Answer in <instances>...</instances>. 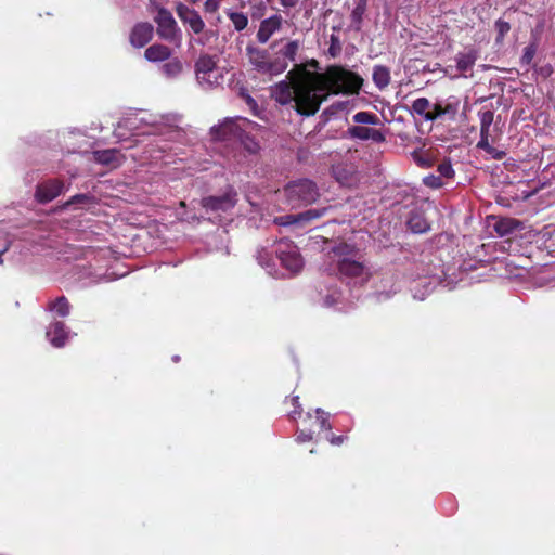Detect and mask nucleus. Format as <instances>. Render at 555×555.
I'll list each match as a JSON object with an SVG mask.
<instances>
[{
  "label": "nucleus",
  "instance_id": "obj_1",
  "mask_svg": "<svg viewBox=\"0 0 555 555\" xmlns=\"http://www.w3.org/2000/svg\"><path fill=\"white\" fill-rule=\"evenodd\" d=\"M362 79L340 66H330L324 73L305 72L293 83L280 81L271 88V96L281 105L294 103L299 115H314L330 94L357 93Z\"/></svg>",
  "mask_w": 555,
  "mask_h": 555
},
{
  "label": "nucleus",
  "instance_id": "obj_2",
  "mask_svg": "<svg viewBox=\"0 0 555 555\" xmlns=\"http://www.w3.org/2000/svg\"><path fill=\"white\" fill-rule=\"evenodd\" d=\"M181 116L178 114H151L143 111L128 113L117 125L115 135L118 139L127 137L124 130L129 134H168L170 139L182 137L180 128Z\"/></svg>",
  "mask_w": 555,
  "mask_h": 555
},
{
  "label": "nucleus",
  "instance_id": "obj_3",
  "mask_svg": "<svg viewBox=\"0 0 555 555\" xmlns=\"http://www.w3.org/2000/svg\"><path fill=\"white\" fill-rule=\"evenodd\" d=\"M327 257L335 267L331 264L326 270L338 273L348 283L362 285L371 278L370 269L360 261L359 253L353 245L339 243L331 248Z\"/></svg>",
  "mask_w": 555,
  "mask_h": 555
},
{
  "label": "nucleus",
  "instance_id": "obj_4",
  "mask_svg": "<svg viewBox=\"0 0 555 555\" xmlns=\"http://www.w3.org/2000/svg\"><path fill=\"white\" fill-rule=\"evenodd\" d=\"M327 257L335 267L331 264L326 270L338 273L348 283L362 285L371 278L370 269L360 261L359 253L353 245L339 243L331 248Z\"/></svg>",
  "mask_w": 555,
  "mask_h": 555
},
{
  "label": "nucleus",
  "instance_id": "obj_5",
  "mask_svg": "<svg viewBox=\"0 0 555 555\" xmlns=\"http://www.w3.org/2000/svg\"><path fill=\"white\" fill-rule=\"evenodd\" d=\"M257 124L247 118L236 116L227 118L221 124L214 126L211 135L217 140L238 142L248 153L259 150L258 142L250 135Z\"/></svg>",
  "mask_w": 555,
  "mask_h": 555
},
{
  "label": "nucleus",
  "instance_id": "obj_6",
  "mask_svg": "<svg viewBox=\"0 0 555 555\" xmlns=\"http://www.w3.org/2000/svg\"><path fill=\"white\" fill-rule=\"evenodd\" d=\"M284 197L291 208H300L318 201L319 188L310 179H298L288 182L284 186Z\"/></svg>",
  "mask_w": 555,
  "mask_h": 555
},
{
  "label": "nucleus",
  "instance_id": "obj_7",
  "mask_svg": "<svg viewBox=\"0 0 555 555\" xmlns=\"http://www.w3.org/2000/svg\"><path fill=\"white\" fill-rule=\"evenodd\" d=\"M246 53L253 68L260 74L278 76L287 69V63L280 56L271 59L267 50L248 46Z\"/></svg>",
  "mask_w": 555,
  "mask_h": 555
},
{
  "label": "nucleus",
  "instance_id": "obj_8",
  "mask_svg": "<svg viewBox=\"0 0 555 555\" xmlns=\"http://www.w3.org/2000/svg\"><path fill=\"white\" fill-rule=\"evenodd\" d=\"M196 81L203 89H212L223 82V73L217 66V60L211 55H201L195 62Z\"/></svg>",
  "mask_w": 555,
  "mask_h": 555
},
{
  "label": "nucleus",
  "instance_id": "obj_9",
  "mask_svg": "<svg viewBox=\"0 0 555 555\" xmlns=\"http://www.w3.org/2000/svg\"><path fill=\"white\" fill-rule=\"evenodd\" d=\"M273 253L289 273L295 274L302 269V257L298 247L292 241L287 238L278 241L273 246Z\"/></svg>",
  "mask_w": 555,
  "mask_h": 555
},
{
  "label": "nucleus",
  "instance_id": "obj_10",
  "mask_svg": "<svg viewBox=\"0 0 555 555\" xmlns=\"http://www.w3.org/2000/svg\"><path fill=\"white\" fill-rule=\"evenodd\" d=\"M154 21L157 24V35L160 39L173 43L176 47L181 46L182 34L169 10L158 8Z\"/></svg>",
  "mask_w": 555,
  "mask_h": 555
},
{
  "label": "nucleus",
  "instance_id": "obj_11",
  "mask_svg": "<svg viewBox=\"0 0 555 555\" xmlns=\"http://www.w3.org/2000/svg\"><path fill=\"white\" fill-rule=\"evenodd\" d=\"M237 192L232 185H227L222 194L203 197L201 204L207 212L223 214L232 210L237 204Z\"/></svg>",
  "mask_w": 555,
  "mask_h": 555
},
{
  "label": "nucleus",
  "instance_id": "obj_12",
  "mask_svg": "<svg viewBox=\"0 0 555 555\" xmlns=\"http://www.w3.org/2000/svg\"><path fill=\"white\" fill-rule=\"evenodd\" d=\"M179 18L192 29L194 34H201L205 28V23L197 11L183 3L176 7Z\"/></svg>",
  "mask_w": 555,
  "mask_h": 555
},
{
  "label": "nucleus",
  "instance_id": "obj_13",
  "mask_svg": "<svg viewBox=\"0 0 555 555\" xmlns=\"http://www.w3.org/2000/svg\"><path fill=\"white\" fill-rule=\"evenodd\" d=\"M347 135L353 140L372 141L374 143L386 141V135L383 131L366 126H351L347 129Z\"/></svg>",
  "mask_w": 555,
  "mask_h": 555
},
{
  "label": "nucleus",
  "instance_id": "obj_14",
  "mask_svg": "<svg viewBox=\"0 0 555 555\" xmlns=\"http://www.w3.org/2000/svg\"><path fill=\"white\" fill-rule=\"evenodd\" d=\"M47 339L55 348H62L72 336L64 322L54 321L48 326L46 332Z\"/></svg>",
  "mask_w": 555,
  "mask_h": 555
},
{
  "label": "nucleus",
  "instance_id": "obj_15",
  "mask_svg": "<svg viewBox=\"0 0 555 555\" xmlns=\"http://www.w3.org/2000/svg\"><path fill=\"white\" fill-rule=\"evenodd\" d=\"M478 60V51L474 48L466 49L462 52H459L455 57L456 69L462 77H472L473 76V67L475 66L476 61Z\"/></svg>",
  "mask_w": 555,
  "mask_h": 555
},
{
  "label": "nucleus",
  "instance_id": "obj_16",
  "mask_svg": "<svg viewBox=\"0 0 555 555\" xmlns=\"http://www.w3.org/2000/svg\"><path fill=\"white\" fill-rule=\"evenodd\" d=\"M64 189L59 180H49L40 183L36 190V198L39 203H49L57 197Z\"/></svg>",
  "mask_w": 555,
  "mask_h": 555
},
{
  "label": "nucleus",
  "instance_id": "obj_17",
  "mask_svg": "<svg viewBox=\"0 0 555 555\" xmlns=\"http://www.w3.org/2000/svg\"><path fill=\"white\" fill-rule=\"evenodd\" d=\"M154 27L147 22H141L133 26L130 34V43L135 48H142L153 38Z\"/></svg>",
  "mask_w": 555,
  "mask_h": 555
},
{
  "label": "nucleus",
  "instance_id": "obj_18",
  "mask_svg": "<svg viewBox=\"0 0 555 555\" xmlns=\"http://www.w3.org/2000/svg\"><path fill=\"white\" fill-rule=\"evenodd\" d=\"M282 26V16L272 15L260 23L257 31V40L260 43H267L271 36L276 33Z\"/></svg>",
  "mask_w": 555,
  "mask_h": 555
},
{
  "label": "nucleus",
  "instance_id": "obj_19",
  "mask_svg": "<svg viewBox=\"0 0 555 555\" xmlns=\"http://www.w3.org/2000/svg\"><path fill=\"white\" fill-rule=\"evenodd\" d=\"M93 158L99 164L112 166V167H118L121 164L124 156L116 149H107V150L94 151Z\"/></svg>",
  "mask_w": 555,
  "mask_h": 555
},
{
  "label": "nucleus",
  "instance_id": "obj_20",
  "mask_svg": "<svg viewBox=\"0 0 555 555\" xmlns=\"http://www.w3.org/2000/svg\"><path fill=\"white\" fill-rule=\"evenodd\" d=\"M400 289V285L393 275H388L382 280V284L375 292V298L377 301H385L391 298Z\"/></svg>",
  "mask_w": 555,
  "mask_h": 555
},
{
  "label": "nucleus",
  "instance_id": "obj_21",
  "mask_svg": "<svg viewBox=\"0 0 555 555\" xmlns=\"http://www.w3.org/2000/svg\"><path fill=\"white\" fill-rule=\"evenodd\" d=\"M144 56L149 62H163L171 56V50L167 46L154 43L145 50Z\"/></svg>",
  "mask_w": 555,
  "mask_h": 555
},
{
  "label": "nucleus",
  "instance_id": "obj_22",
  "mask_svg": "<svg viewBox=\"0 0 555 555\" xmlns=\"http://www.w3.org/2000/svg\"><path fill=\"white\" fill-rule=\"evenodd\" d=\"M331 207L311 208L302 212L296 214L297 227H302L313 220L320 219L327 214Z\"/></svg>",
  "mask_w": 555,
  "mask_h": 555
},
{
  "label": "nucleus",
  "instance_id": "obj_23",
  "mask_svg": "<svg viewBox=\"0 0 555 555\" xmlns=\"http://www.w3.org/2000/svg\"><path fill=\"white\" fill-rule=\"evenodd\" d=\"M521 229V223L513 218H502L494 224V230L500 236H507Z\"/></svg>",
  "mask_w": 555,
  "mask_h": 555
},
{
  "label": "nucleus",
  "instance_id": "obj_24",
  "mask_svg": "<svg viewBox=\"0 0 555 555\" xmlns=\"http://www.w3.org/2000/svg\"><path fill=\"white\" fill-rule=\"evenodd\" d=\"M372 79L374 85L383 90L390 83V70L387 66L375 65L373 67Z\"/></svg>",
  "mask_w": 555,
  "mask_h": 555
},
{
  "label": "nucleus",
  "instance_id": "obj_25",
  "mask_svg": "<svg viewBox=\"0 0 555 555\" xmlns=\"http://www.w3.org/2000/svg\"><path fill=\"white\" fill-rule=\"evenodd\" d=\"M299 48L300 42L298 40H289L278 51L276 56H280L287 64L288 62H295Z\"/></svg>",
  "mask_w": 555,
  "mask_h": 555
},
{
  "label": "nucleus",
  "instance_id": "obj_26",
  "mask_svg": "<svg viewBox=\"0 0 555 555\" xmlns=\"http://www.w3.org/2000/svg\"><path fill=\"white\" fill-rule=\"evenodd\" d=\"M183 70V63L178 57L168 59V62L160 66L162 74L169 78H177Z\"/></svg>",
  "mask_w": 555,
  "mask_h": 555
},
{
  "label": "nucleus",
  "instance_id": "obj_27",
  "mask_svg": "<svg viewBox=\"0 0 555 555\" xmlns=\"http://www.w3.org/2000/svg\"><path fill=\"white\" fill-rule=\"evenodd\" d=\"M441 109L444 119L453 120L455 119L459 109H460V100L455 96H450L443 101H440Z\"/></svg>",
  "mask_w": 555,
  "mask_h": 555
},
{
  "label": "nucleus",
  "instance_id": "obj_28",
  "mask_svg": "<svg viewBox=\"0 0 555 555\" xmlns=\"http://www.w3.org/2000/svg\"><path fill=\"white\" fill-rule=\"evenodd\" d=\"M257 261L262 268H264L267 270V272L270 275H272V276L279 275V271L274 264L275 262L271 258V254L267 249L261 248L257 251Z\"/></svg>",
  "mask_w": 555,
  "mask_h": 555
},
{
  "label": "nucleus",
  "instance_id": "obj_29",
  "mask_svg": "<svg viewBox=\"0 0 555 555\" xmlns=\"http://www.w3.org/2000/svg\"><path fill=\"white\" fill-rule=\"evenodd\" d=\"M48 310L54 312L57 317L65 318L70 313V304L65 296H61L48 305Z\"/></svg>",
  "mask_w": 555,
  "mask_h": 555
},
{
  "label": "nucleus",
  "instance_id": "obj_30",
  "mask_svg": "<svg viewBox=\"0 0 555 555\" xmlns=\"http://www.w3.org/2000/svg\"><path fill=\"white\" fill-rule=\"evenodd\" d=\"M340 304H343L341 291L328 288L327 293L323 295V306L338 310L345 309V306H339Z\"/></svg>",
  "mask_w": 555,
  "mask_h": 555
},
{
  "label": "nucleus",
  "instance_id": "obj_31",
  "mask_svg": "<svg viewBox=\"0 0 555 555\" xmlns=\"http://www.w3.org/2000/svg\"><path fill=\"white\" fill-rule=\"evenodd\" d=\"M408 227L413 233H425L429 223L421 214H413L408 220Z\"/></svg>",
  "mask_w": 555,
  "mask_h": 555
},
{
  "label": "nucleus",
  "instance_id": "obj_32",
  "mask_svg": "<svg viewBox=\"0 0 555 555\" xmlns=\"http://www.w3.org/2000/svg\"><path fill=\"white\" fill-rule=\"evenodd\" d=\"M480 120V134L491 135L490 130L493 124L494 113L492 111H482L478 113Z\"/></svg>",
  "mask_w": 555,
  "mask_h": 555
},
{
  "label": "nucleus",
  "instance_id": "obj_33",
  "mask_svg": "<svg viewBox=\"0 0 555 555\" xmlns=\"http://www.w3.org/2000/svg\"><path fill=\"white\" fill-rule=\"evenodd\" d=\"M352 120L358 124L357 126L377 125L378 117L370 112H358L352 116Z\"/></svg>",
  "mask_w": 555,
  "mask_h": 555
},
{
  "label": "nucleus",
  "instance_id": "obj_34",
  "mask_svg": "<svg viewBox=\"0 0 555 555\" xmlns=\"http://www.w3.org/2000/svg\"><path fill=\"white\" fill-rule=\"evenodd\" d=\"M431 107V103L426 98H418L412 103V111L422 116L426 120V116L429 115V108Z\"/></svg>",
  "mask_w": 555,
  "mask_h": 555
},
{
  "label": "nucleus",
  "instance_id": "obj_35",
  "mask_svg": "<svg viewBox=\"0 0 555 555\" xmlns=\"http://www.w3.org/2000/svg\"><path fill=\"white\" fill-rule=\"evenodd\" d=\"M228 16L230 21L232 22L235 30L241 31L247 27L248 24V17L243 12H228Z\"/></svg>",
  "mask_w": 555,
  "mask_h": 555
},
{
  "label": "nucleus",
  "instance_id": "obj_36",
  "mask_svg": "<svg viewBox=\"0 0 555 555\" xmlns=\"http://www.w3.org/2000/svg\"><path fill=\"white\" fill-rule=\"evenodd\" d=\"M94 197L88 194H77L73 196L68 202H66L65 207H69L72 205H78L81 207L88 206L90 204H94Z\"/></svg>",
  "mask_w": 555,
  "mask_h": 555
},
{
  "label": "nucleus",
  "instance_id": "obj_37",
  "mask_svg": "<svg viewBox=\"0 0 555 555\" xmlns=\"http://www.w3.org/2000/svg\"><path fill=\"white\" fill-rule=\"evenodd\" d=\"M317 414V423L319 424V427L321 430H331L332 424L330 423V414L322 409L318 408L315 409Z\"/></svg>",
  "mask_w": 555,
  "mask_h": 555
},
{
  "label": "nucleus",
  "instance_id": "obj_38",
  "mask_svg": "<svg viewBox=\"0 0 555 555\" xmlns=\"http://www.w3.org/2000/svg\"><path fill=\"white\" fill-rule=\"evenodd\" d=\"M441 108L442 107L440 101L435 104H431V107L429 108V115L426 116V120L434 121L441 118L444 119Z\"/></svg>",
  "mask_w": 555,
  "mask_h": 555
},
{
  "label": "nucleus",
  "instance_id": "obj_39",
  "mask_svg": "<svg viewBox=\"0 0 555 555\" xmlns=\"http://www.w3.org/2000/svg\"><path fill=\"white\" fill-rule=\"evenodd\" d=\"M437 171L441 178L450 179L454 176V170L450 162H442L439 164Z\"/></svg>",
  "mask_w": 555,
  "mask_h": 555
},
{
  "label": "nucleus",
  "instance_id": "obj_40",
  "mask_svg": "<svg viewBox=\"0 0 555 555\" xmlns=\"http://www.w3.org/2000/svg\"><path fill=\"white\" fill-rule=\"evenodd\" d=\"M274 222L282 227H297L296 214L281 216L274 219Z\"/></svg>",
  "mask_w": 555,
  "mask_h": 555
},
{
  "label": "nucleus",
  "instance_id": "obj_41",
  "mask_svg": "<svg viewBox=\"0 0 555 555\" xmlns=\"http://www.w3.org/2000/svg\"><path fill=\"white\" fill-rule=\"evenodd\" d=\"M495 29L498 31L496 41H502L504 36L509 31L511 26H509V23L499 20L495 23Z\"/></svg>",
  "mask_w": 555,
  "mask_h": 555
},
{
  "label": "nucleus",
  "instance_id": "obj_42",
  "mask_svg": "<svg viewBox=\"0 0 555 555\" xmlns=\"http://www.w3.org/2000/svg\"><path fill=\"white\" fill-rule=\"evenodd\" d=\"M240 95L249 107V109L256 115L258 112V104L256 100L253 99V96L246 90H242Z\"/></svg>",
  "mask_w": 555,
  "mask_h": 555
},
{
  "label": "nucleus",
  "instance_id": "obj_43",
  "mask_svg": "<svg viewBox=\"0 0 555 555\" xmlns=\"http://www.w3.org/2000/svg\"><path fill=\"white\" fill-rule=\"evenodd\" d=\"M442 178L440 176H427L424 178V184L431 188V189H439L443 185V182L441 180Z\"/></svg>",
  "mask_w": 555,
  "mask_h": 555
},
{
  "label": "nucleus",
  "instance_id": "obj_44",
  "mask_svg": "<svg viewBox=\"0 0 555 555\" xmlns=\"http://www.w3.org/2000/svg\"><path fill=\"white\" fill-rule=\"evenodd\" d=\"M490 137L486 134H480V140L477 143V147L483 150L486 153H492L494 147L490 144Z\"/></svg>",
  "mask_w": 555,
  "mask_h": 555
},
{
  "label": "nucleus",
  "instance_id": "obj_45",
  "mask_svg": "<svg viewBox=\"0 0 555 555\" xmlns=\"http://www.w3.org/2000/svg\"><path fill=\"white\" fill-rule=\"evenodd\" d=\"M422 284L425 288V292L421 295H418L416 292H414L413 297L420 300H423L425 298L426 294H429L434 289V285L431 282L422 281Z\"/></svg>",
  "mask_w": 555,
  "mask_h": 555
},
{
  "label": "nucleus",
  "instance_id": "obj_46",
  "mask_svg": "<svg viewBox=\"0 0 555 555\" xmlns=\"http://www.w3.org/2000/svg\"><path fill=\"white\" fill-rule=\"evenodd\" d=\"M312 438H313V435L310 430L309 431L299 430L296 436V441L299 443H302V442L311 441Z\"/></svg>",
  "mask_w": 555,
  "mask_h": 555
},
{
  "label": "nucleus",
  "instance_id": "obj_47",
  "mask_svg": "<svg viewBox=\"0 0 555 555\" xmlns=\"http://www.w3.org/2000/svg\"><path fill=\"white\" fill-rule=\"evenodd\" d=\"M204 7L206 12L214 13L219 9L220 0H206Z\"/></svg>",
  "mask_w": 555,
  "mask_h": 555
},
{
  "label": "nucleus",
  "instance_id": "obj_48",
  "mask_svg": "<svg viewBox=\"0 0 555 555\" xmlns=\"http://www.w3.org/2000/svg\"><path fill=\"white\" fill-rule=\"evenodd\" d=\"M535 49L532 46H529L525 49V52L522 54V63L529 64L534 55Z\"/></svg>",
  "mask_w": 555,
  "mask_h": 555
},
{
  "label": "nucleus",
  "instance_id": "obj_49",
  "mask_svg": "<svg viewBox=\"0 0 555 555\" xmlns=\"http://www.w3.org/2000/svg\"><path fill=\"white\" fill-rule=\"evenodd\" d=\"M331 47L328 48V52L332 56H336L340 51L339 41L335 36L331 37Z\"/></svg>",
  "mask_w": 555,
  "mask_h": 555
},
{
  "label": "nucleus",
  "instance_id": "obj_50",
  "mask_svg": "<svg viewBox=\"0 0 555 555\" xmlns=\"http://www.w3.org/2000/svg\"><path fill=\"white\" fill-rule=\"evenodd\" d=\"M328 441L334 444V446H339L346 439L347 437L346 436H335V435H330L327 437Z\"/></svg>",
  "mask_w": 555,
  "mask_h": 555
},
{
  "label": "nucleus",
  "instance_id": "obj_51",
  "mask_svg": "<svg viewBox=\"0 0 555 555\" xmlns=\"http://www.w3.org/2000/svg\"><path fill=\"white\" fill-rule=\"evenodd\" d=\"M547 248L555 253V229L548 232Z\"/></svg>",
  "mask_w": 555,
  "mask_h": 555
},
{
  "label": "nucleus",
  "instance_id": "obj_52",
  "mask_svg": "<svg viewBox=\"0 0 555 555\" xmlns=\"http://www.w3.org/2000/svg\"><path fill=\"white\" fill-rule=\"evenodd\" d=\"M489 155L492 156V158L496 159V160H501L504 158L505 156V152L503 151H499L494 147V151L492 153H488Z\"/></svg>",
  "mask_w": 555,
  "mask_h": 555
},
{
  "label": "nucleus",
  "instance_id": "obj_53",
  "mask_svg": "<svg viewBox=\"0 0 555 555\" xmlns=\"http://www.w3.org/2000/svg\"><path fill=\"white\" fill-rule=\"evenodd\" d=\"M362 14H363V8H360V7L356 8L352 11V18H353V21H360Z\"/></svg>",
  "mask_w": 555,
  "mask_h": 555
},
{
  "label": "nucleus",
  "instance_id": "obj_54",
  "mask_svg": "<svg viewBox=\"0 0 555 555\" xmlns=\"http://www.w3.org/2000/svg\"><path fill=\"white\" fill-rule=\"evenodd\" d=\"M284 8H293L298 3V0H279Z\"/></svg>",
  "mask_w": 555,
  "mask_h": 555
},
{
  "label": "nucleus",
  "instance_id": "obj_55",
  "mask_svg": "<svg viewBox=\"0 0 555 555\" xmlns=\"http://www.w3.org/2000/svg\"><path fill=\"white\" fill-rule=\"evenodd\" d=\"M10 246V241L8 238L4 240V242L0 245V256L4 254ZM0 263H2V259L0 258Z\"/></svg>",
  "mask_w": 555,
  "mask_h": 555
},
{
  "label": "nucleus",
  "instance_id": "obj_56",
  "mask_svg": "<svg viewBox=\"0 0 555 555\" xmlns=\"http://www.w3.org/2000/svg\"><path fill=\"white\" fill-rule=\"evenodd\" d=\"M347 104H348V102H337V103L333 104L332 107L344 109L347 106Z\"/></svg>",
  "mask_w": 555,
  "mask_h": 555
},
{
  "label": "nucleus",
  "instance_id": "obj_57",
  "mask_svg": "<svg viewBox=\"0 0 555 555\" xmlns=\"http://www.w3.org/2000/svg\"><path fill=\"white\" fill-rule=\"evenodd\" d=\"M292 403L296 406V408H299V397L298 396H295L292 398Z\"/></svg>",
  "mask_w": 555,
  "mask_h": 555
},
{
  "label": "nucleus",
  "instance_id": "obj_58",
  "mask_svg": "<svg viewBox=\"0 0 555 555\" xmlns=\"http://www.w3.org/2000/svg\"><path fill=\"white\" fill-rule=\"evenodd\" d=\"M179 360H180V357H179V356H173V357H172V361H173V362H178Z\"/></svg>",
  "mask_w": 555,
  "mask_h": 555
},
{
  "label": "nucleus",
  "instance_id": "obj_59",
  "mask_svg": "<svg viewBox=\"0 0 555 555\" xmlns=\"http://www.w3.org/2000/svg\"><path fill=\"white\" fill-rule=\"evenodd\" d=\"M311 65H312V66H314V67H317L318 62H317V61H314V60H312Z\"/></svg>",
  "mask_w": 555,
  "mask_h": 555
},
{
  "label": "nucleus",
  "instance_id": "obj_60",
  "mask_svg": "<svg viewBox=\"0 0 555 555\" xmlns=\"http://www.w3.org/2000/svg\"><path fill=\"white\" fill-rule=\"evenodd\" d=\"M297 413L299 414V413H300V411H293V413H292V414H297ZM292 417L294 418V415H292Z\"/></svg>",
  "mask_w": 555,
  "mask_h": 555
}]
</instances>
